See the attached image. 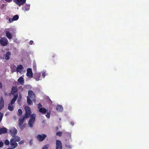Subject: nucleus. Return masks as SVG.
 <instances>
[{"label":"nucleus","instance_id":"f257e3e1","mask_svg":"<svg viewBox=\"0 0 149 149\" xmlns=\"http://www.w3.org/2000/svg\"><path fill=\"white\" fill-rule=\"evenodd\" d=\"M26 111L25 113L24 116L22 118H19V126H21L23 123L24 120L30 117V116L31 113V111L30 107L28 106H26L24 107Z\"/></svg>","mask_w":149,"mask_h":149},{"label":"nucleus","instance_id":"f03ea898","mask_svg":"<svg viewBox=\"0 0 149 149\" xmlns=\"http://www.w3.org/2000/svg\"><path fill=\"white\" fill-rule=\"evenodd\" d=\"M20 138L17 136H13L10 140L11 146L13 148H15L18 146L17 142H18L20 140Z\"/></svg>","mask_w":149,"mask_h":149},{"label":"nucleus","instance_id":"7ed1b4c3","mask_svg":"<svg viewBox=\"0 0 149 149\" xmlns=\"http://www.w3.org/2000/svg\"><path fill=\"white\" fill-rule=\"evenodd\" d=\"M36 115L35 114H31L30 116V118L29 121L28 125L31 127H33V125L34 123L36 120Z\"/></svg>","mask_w":149,"mask_h":149},{"label":"nucleus","instance_id":"20e7f679","mask_svg":"<svg viewBox=\"0 0 149 149\" xmlns=\"http://www.w3.org/2000/svg\"><path fill=\"white\" fill-rule=\"evenodd\" d=\"M28 94L29 97L31 98L34 102H36V96L35 94L31 90H29L28 91Z\"/></svg>","mask_w":149,"mask_h":149},{"label":"nucleus","instance_id":"39448f33","mask_svg":"<svg viewBox=\"0 0 149 149\" xmlns=\"http://www.w3.org/2000/svg\"><path fill=\"white\" fill-rule=\"evenodd\" d=\"M16 66L14 65L13 66V68H14V69L13 70V72H15L16 71L18 73H21L22 72V71L24 69V68L22 65H18L16 68V70H15Z\"/></svg>","mask_w":149,"mask_h":149},{"label":"nucleus","instance_id":"423d86ee","mask_svg":"<svg viewBox=\"0 0 149 149\" xmlns=\"http://www.w3.org/2000/svg\"><path fill=\"white\" fill-rule=\"evenodd\" d=\"M47 136L45 134H38L36 136V138L39 141L41 142L43 141Z\"/></svg>","mask_w":149,"mask_h":149},{"label":"nucleus","instance_id":"0eeeda50","mask_svg":"<svg viewBox=\"0 0 149 149\" xmlns=\"http://www.w3.org/2000/svg\"><path fill=\"white\" fill-rule=\"evenodd\" d=\"M0 43L3 46H6L8 44V41L6 38H2L0 40Z\"/></svg>","mask_w":149,"mask_h":149},{"label":"nucleus","instance_id":"6e6552de","mask_svg":"<svg viewBox=\"0 0 149 149\" xmlns=\"http://www.w3.org/2000/svg\"><path fill=\"white\" fill-rule=\"evenodd\" d=\"M13 1L19 6L23 5L26 2V0H14Z\"/></svg>","mask_w":149,"mask_h":149},{"label":"nucleus","instance_id":"1a4fd4ad","mask_svg":"<svg viewBox=\"0 0 149 149\" xmlns=\"http://www.w3.org/2000/svg\"><path fill=\"white\" fill-rule=\"evenodd\" d=\"M9 132L11 135L13 136H15V135L17 132V130L15 128L13 127L10 129Z\"/></svg>","mask_w":149,"mask_h":149},{"label":"nucleus","instance_id":"9d476101","mask_svg":"<svg viewBox=\"0 0 149 149\" xmlns=\"http://www.w3.org/2000/svg\"><path fill=\"white\" fill-rule=\"evenodd\" d=\"M56 149H62V143L61 141L59 140L56 141Z\"/></svg>","mask_w":149,"mask_h":149},{"label":"nucleus","instance_id":"9b49d317","mask_svg":"<svg viewBox=\"0 0 149 149\" xmlns=\"http://www.w3.org/2000/svg\"><path fill=\"white\" fill-rule=\"evenodd\" d=\"M26 75L28 77H33V73L32 72L31 69L29 68L27 70Z\"/></svg>","mask_w":149,"mask_h":149},{"label":"nucleus","instance_id":"f8f14e48","mask_svg":"<svg viewBox=\"0 0 149 149\" xmlns=\"http://www.w3.org/2000/svg\"><path fill=\"white\" fill-rule=\"evenodd\" d=\"M18 90L17 86H13L11 89V93L14 95L15 93H17Z\"/></svg>","mask_w":149,"mask_h":149},{"label":"nucleus","instance_id":"ddd939ff","mask_svg":"<svg viewBox=\"0 0 149 149\" xmlns=\"http://www.w3.org/2000/svg\"><path fill=\"white\" fill-rule=\"evenodd\" d=\"M7 131V130L6 128L4 127L2 128H0V135L6 133Z\"/></svg>","mask_w":149,"mask_h":149},{"label":"nucleus","instance_id":"4468645a","mask_svg":"<svg viewBox=\"0 0 149 149\" xmlns=\"http://www.w3.org/2000/svg\"><path fill=\"white\" fill-rule=\"evenodd\" d=\"M40 73H36L34 74V78L36 81H39L40 80Z\"/></svg>","mask_w":149,"mask_h":149},{"label":"nucleus","instance_id":"2eb2a0df","mask_svg":"<svg viewBox=\"0 0 149 149\" xmlns=\"http://www.w3.org/2000/svg\"><path fill=\"white\" fill-rule=\"evenodd\" d=\"M4 106V102L2 97L1 98L0 101V110L3 109Z\"/></svg>","mask_w":149,"mask_h":149},{"label":"nucleus","instance_id":"dca6fc26","mask_svg":"<svg viewBox=\"0 0 149 149\" xmlns=\"http://www.w3.org/2000/svg\"><path fill=\"white\" fill-rule=\"evenodd\" d=\"M18 96V94L15 95L12 99L10 102V104L11 105L13 104L15 102Z\"/></svg>","mask_w":149,"mask_h":149},{"label":"nucleus","instance_id":"f3484780","mask_svg":"<svg viewBox=\"0 0 149 149\" xmlns=\"http://www.w3.org/2000/svg\"><path fill=\"white\" fill-rule=\"evenodd\" d=\"M39 111L43 114L46 113L47 111V110L44 108L41 107L39 110Z\"/></svg>","mask_w":149,"mask_h":149},{"label":"nucleus","instance_id":"a211bd4d","mask_svg":"<svg viewBox=\"0 0 149 149\" xmlns=\"http://www.w3.org/2000/svg\"><path fill=\"white\" fill-rule=\"evenodd\" d=\"M11 55V53L10 52H8L6 53L5 56L4 58L6 60H8L10 58V56Z\"/></svg>","mask_w":149,"mask_h":149},{"label":"nucleus","instance_id":"6ab92c4d","mask_svg":"<svg viewBox=\"0 0 149 149\" xmlns=\"http://www.w3.org/2000/svg\"><path fill=\"white\" fill-rule=\"evenodd\" d=\"M56 109L58 111L62 112L63 110V107L60 105H57L56 107Z\"/></svg>","mask_w":149,"mask_h":149},{"label":"nucleus","instance_id":"aec40b11","mask_svg":"<svg viewBox=\"0 0 149 149\" xmlns=\"http://www.w3.org/2000/svg\"><path fill=\"white\" fill-rule=\"evenodd\" d=\"M18 81L21 85H23L24 83V81L23 78L22 77H20L18 79Z\"/></svg>","mask_w":149,"mask_h":149},{"label":"nucleus","instance_id":"412c9836","mask_svg":"<svg viewBox=\"0 0 149 149\" xmlns=\"http://www.w3.org/2000/svg\"><path fill=\"white\" fill-rule=\"evenodd\" d=\"M6 35L7 38L9 39H10L12 38L11 34L8 31H6Z\"/></svg>","mask_w":149,"mask_h":149},{"label":"nucleus","instance_id":"4be33fe9","mask_svg":"<svg viewBox=\"0 0 149 149\" xmlns=\"http://www.w3.org/2000/svg\"><path fill=\"white\" fill-rule=\"evenodd\" d=\"M27 102L29 105H32L33 104L32 101L29 96L27 97Z\"/></svg>","mask_w":149,"mask_h":149},{"label":"nucleus","instance_id":"5701e85b","mask_svg":"<svg viewBox=\"0 0 149 149\" xmlns=\"http://www.w3.org/2000/svg\"><path fill=\"white\" fill-rule=\"evenodd\" d=\"M30 6L29 5H26L23 8V9L26 11H28L30 9Z\"/></svg>","mask_w":149,"mask_h":149},{"label":"nucleus","instance_id":"b1692460","mask_svg":"<svg viewBox=\"0 0 149 149\" xmlns=\"http://www.w3.org/2000/svg\"><path fill=\"white\" fill-rule=\"evenodd\" d=\"M18 113L17 114L18 116H20L22 113V111L21 109H19L18 110Z\"/></svg>","mask_w":149,"mask_h":149},{"label":"nucleus","instance_id":"393cba45","mask_svg":"<svg viewBox=\"0 0 149 149\" xmlns=\"http://www.w3.org/2000/svg\"><path fill=\"white\" fill-rule=\"evenodd\" d=\"M49 145V144H47L44 146L42 149H48Z\"/></svg>","mask_w":149,"mask_h":149},{"label":"nucleus","instance_id":"a878e982","mask_svg":"<svg viewBox=\"0 0 149 149\" xmlns=\"http://www.w3.org/2000/svg\"><path fill=\"white\" fill-rule=\"evenodd\" d=\"M13 18L14 21L17 20L19 18V16L17 15H15L13 16Z\"/></svg>","mask_w":149,"mask_h":149},{"label":"nucleus","instance_id":"bb28decb","mask_svg":"<svg viewBox=\"0 0 149 149\" xmlns=\"http://www.w3.org/2000/svg\"><path fill=\"white\" fill-rule=\"evenodd\" d=\"M8 109L10 111H12L13 110L14 108L13 107L11 106L9 104L8 107Z\"/></svg>","mask_w":149,"mask_h":149},{"label":"nucleus","instance_id":"cd10ccee","mask_svg":"<svg viewBox=\"0 0 149 149\" xmlns=\"http://www.w3.org/2000/svg\"><path fill=\"white\" fill-rule=\"evenodd\" d=\"M46 116L49 118H50V111H49V112H47V114H46L45 115Z\"/></svg>","mask_w":149,"mask_h":149},{"label":"nucleus","instance_id":"c85d7f7f","mask_svg":"<svg viewBox=\"0 0 149 149\" xmlns=\"http://www.w3.org/2000/svg\"><path fill=\"white\" fill-rule=\"evenodd\" d=\"M62 132H57L56 133V135L59 136H62Z\"/></svg>","mask_w":149,"mask_h":149},{"label":"nucleus","instance_id":"c756f323","mask_svg":"<svg viewBox=\"0 0 149 149\" xmlns=\"http://www.w3.org/2000/svg\"><path fill=\"white\" fill-rule=\"evenodd\" d=\"M9 143L10 142L8 140V139H6L4 142V143L6 145H9Z\"/></svg>","mask_w":149,"mask_h":149},{"label":"nucleus","instance_id":"7c9ffc66","mask_svg":"<svg viewBox=\"0 0 149 149\" xmlns=\"http://www.w3.org/2000/svg\"><path fill=\"white\" fill-rule=\"evenodd\" d=\"M3 113H1L0 112V122L1 121L3 117Z\"/></svg>","mask_w":149,"mask_h":149},{"label":"nucleus","instance_id":"2f4dec72","mask_svg":"<svg viewBox=\"0 0 149 149\" xmlns=\"http://www.w3.org/2000/svg\"><path fill=\"white\" fill-rule=\"evenodd\" d=\"M19 127H20V128L21 129H23L25 127V124H23L22 125H21V126H19Z\"/></svg>","mask_w":149,"mask_h":149},{"label":"nucleus","instance_id":"473e14b6","mask_svg":"<svg viewBox=\"0 0 149 149\" xmlns=\"http://www.w3.org/2000/svg\"><path fill=\"white\" fill-rule=\"evenodd\" d=\"M42 104L40 103H39L37 104L38 108L39 109H39L41 108L40 107H42Z\"/></svg>","mask_w":149,"mask_h":149},{"label":"nucleus","instance_id":"72a5a7b5","mask_svg":"<svg viewBox=\"0 0 149 149\" xmlns=\"http://www.w3.org/2000/svg\"><path fill=\"white\" fill-rule=\"evenodd\" d=\"M24 142V141L23 140H21V141H19L18 143L19 144H23Z\"/></svg>","mask_w":149,"mask_h":149},{"label":"nucleus","instance_id":"f704fd0d","mask_svg":"<svg viewBox=\"0 0 149 149\" xmlns=\"http://www.w3.org/2000/svg\"><path fill=\"white\" fill-rule=\"evenodd\" d=\"M65 146L66 147L70 148H71V146L70 145H69V144H66Z\"/></svg>","mask_w":149,"mask_h":149},{"label":"nucleus","instance_id":"c9c22d12","mask_svg":"<svg viewBox=\"0 0 149 149\" xmlns=\"http://www.w3.org/2000/svg\"><path fill=\"white\" fill-rule=\"evenodd\" d=\"M3 143L2 141H0V147H1L3 146Z\"/></svg>","mask_w":149,"mask_h":149},{"label":"nucleus","instance_id":"e433bc0d","mask_svg":"<svg viewBox=\"0 0 149 149\" xmlns=\"http://www.w3.org/2000/svg\"><path fill=\"white\" fill-rule=\"evenodd\" d=\"M45 76V72H43L42 74V77L43 78H44Z\"/></svg>","mask_w":149,"mask_h":149},{"label":"nucleus","instance_id":"4c0bfd02","mask_svg":"<svg viewBox=\"0 0 149 149\" xmlns=\"http://www.w3.org/2000/svg\"><path fill=\"white\" fill-rule=\"evenodd\" d=\"M14 20L13 19V18H12L11 19L10 18L9 20V22H10V23H11V22H13V21H14Z\"/></svg>","mask_w":149,"mask_h":149},{"label":"nucleus","instance_id":"58836bf2","mask_svg":"<svg viewBox=\"0 0 149 149\" xmlns=\"http://www.w3.org/2000/svg\"><path fill=\"white\" fill-rule=\"evenodd\" d=\"M33 43V41L32 40H30L29 42V44L30 45H32Z\"/></svg>","mask_w":149,"mask_h":149},{"label":"nucleus","instance_id":"ea45409f","mask_svg":"<svg viewBox=\"0 0 149 149\" xmlns=\"http://www.w3.org/2000/svg\"><path fill=\"white\" fill-rule=\"evenodd\" d=\"M70 124L72 125V126L74 125V122L73 121H71L70 122Z\"/></svg>","mask_w":149,"mask_h":149},{"label":"nucleus","instance_id":"a19ab883","mask_svg":"<svg viewBox=\"0 0 149 149\" xmlns=\"http://www.w3.org/2000/svg\"><path fill=\"white\" fill-rule=\"evenodd\" d=\"M2 88V85L1 82H0V88Z\"/></svg>","mask_w":149,"mask_h":149},{"label":"nucleus","instance_id":"79ce46f5","mask_svg":"<svg viewBox=\"0 0 149 149\" xmlns=\"http://www.w3.org/2000/svg\"><path fill=\"white\" fill-rule=\"evenodd\" d=\"M4 95L5 96H6V95H8L7 93H6L5 92H4Z\"/></svg>","mask_w":149,"mask_h":149},{"label":"nucleus","instance_id":"37998d69","mask_svg":"<svg viewBox=\"0 0 149 149\" xmlns=\"http://www.w3.org/2000/svg\"><path fill=\"white\" fill-rule=\"evenodd\" d=\"M14 148H8L7 149H13Z\"/></svg>","mask_w":149,"mask_h":149},{"label":"nucleus","instance_id":"c03bdc74","mask_svg":"<svg viewBox=\"0 0 149 149\" xmlns=\"http://www.w3.org/2000/svg\"><path fill=\"white\" fill-rule=\"evenodd\" d=\"M69 136H70V138H71V135L70 134V135H69Z\"/></svg>","mask_w":149,"mask_h":149}]
</instances>
